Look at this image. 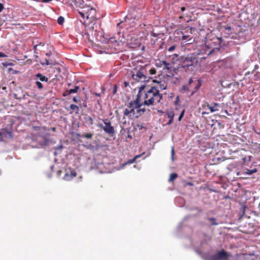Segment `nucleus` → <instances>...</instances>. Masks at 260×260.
<instances>
[{"instance_id": "obj_1", "label": "nucleus", "mask_w": 260, "mask_h": 260, "mask_svg": "<svg viewBox=\"0 0 260 260\" xmlns=\"http://www.w3.org/2000/svg\"><path fill=\"white\" fill-rule=\"evenodd\" d=\"M145 88L144 85H142L139 89V92L137 98L134 102L129 103L128 108H126L124 114H135V109L137 112H145V109L143 107L144 106H150L154 104L159 103L162 99V94L159 93V91L155 86H152L148 89L145 93L143 102L141 103L140 94Z\"/></svg>"}, {"instance_id": "obj_2", "label": "nucleus", "mask_w": 260, "mask_h": 260, "mask_svg": "<svg viewBox=\"0 0 260 260\" xmlns=\"http://www.w3.org/2000/svg\"><path fill=\"white\" fill-rule=\"evenodd\" d=\"M219 50V47H213L212 43L208 42L205 45L201 46L199 49L198 54L201 55L202 58H205L215 52Z\"/></svg>"}, {"instance_id": "obj_3", "label": "nucleus", "mask_w": 260, "mask_h": 260, "mask_svg": "<svg viewBox=\"0 0 260 260\" xmlns=\"http://www.w3.org/2000/svg\"><path fill=\"white\" fill-rule=\"evenodd\" d=\"M198 60L195 55H188L183 60L180 68L185 69L186 71H192L197 66Z\"/></svg>"}, {"instance_id": "obj_4", "label": "nucleus", "mask_w": 260, "mask_h": 260, "mask_svg": "<svg viewBox=\"0 0 260 260\" xmlns=\"http://www.w3.org/2000/svg\"><path fill=\"white\" fill-rule=\"evenodd\" d=\"M201 85V81L196 78H190L188 80V86H183V90H188L191 91V95H193L199 89Z\"/></svg>"}, {"instance_id": "obj_5", "label": "nucleus", "mask_w": 260, "mask_h": 260, "mask_svg": "<svg viewBox=\"0 0 260 260\" xmlns=\"http://www.w3.org/2000/svg\"><path fill=\"white\" fill-rule=\"evenodd\" d=\"M205 110L202 111L201 114H209L210 112L212 113L217 111L222 112L223 106L217 103H214L212 105L209 104H204L203 105Z\"/></svg>"}, {"instance_id": "obj_6", "label": "nucleus", "mask_w": 260, "mask_h": 260, "mask_svg": "<svg viewBox=\"0 0 260 260\" xmlns=\"http://www.w3.org/2000/svg\"><path fill=\"white\" fill-rule=\"evenodd\" d=\"M32 129L36 131V135L41 137H44L48 135L49 128L40 126H33Z\"/></svg>"}, {"instance_id": "obj_7", "label": "nucleus", "mask_w": 260, "mask_h": 260, "mask_svg": "<svg viewBox=\"0 0 260 260\" xmlns=\"http://www.w3.org/2000/svg\"><path fill=\"white\" fill-rule=\"evenodd\" d=\"M229 257L228 253L224 250L217 252L212 256L213 260H226Z\"/></svg>"}, {"instance_id": "obj_8", "label": "nucleus", "mask_w": 260, "mask_h": 260, "mask_svg": "<svg viewBox=\"0 0 260 260\" xmlns=\"http://www.w3.org/2000/svg\"><path fill=\"white\" fill-rule=\"evenodd\" d=\"M132 78L138 82H145L148 81L147 77L141 72L138 71L136 74H133Z\"/></svg>"}, {"instance_id": "obj_9", "label": "nucleus", "mask_w": 260, "mask_h": 260, "mask_svg": "<svg viewBox=\"0 0 260 260\" xmlns=\"http://www.w3.org/2000/svg\"><path fill=\"white\" fill-rule=\"evenodd\" d=\"M0 132V142L3 141V137L6 138H13V131L12 130H8L6 128H4L1 129Z\"/></svg>"}, {"instance_id": "obj_10", "label": "nucleus", "mask_w": 260, "mask_h": 260, "mask_svg": "<svg viewBox=\"0 0 260 260\" xmlns=\"http://www.w3.org/2000/svg\"><path fill=\"white\" fill-rule=\"evenodd\" d=\"M76 175L77 173L75 171L70 168L66 170V174L63 179L66 181H70L76 177Z\"/></svg>"}, {"instance_id": "obj_11", "label": "nucleus", "mask_w": 260, "mask_h": 260, "mask_svg": "<svg viewBox=\"0 0 260 260\" xmlns=\"http://www.w3.org/2000/svg\"><path fill=\"white\" fill-rule=\"evenodd\" d=\"M105 126H103V129L107 134L111 135L114 133V127L111 125L110 122L108 120L106 119L104 120Z\"/></svg>"}, {"instance_id": "obj_12", "label": "nucleus", "mask_w": 260, "mask_h": 260, "mask_svg": "<svg viewBox=\"0 0 260 260\" xmlns=\"http://www.w3.org/2000/svg\"><path fill=\"white\" fill-rule=\"evenodd\" d=\"M108 43L110 45H111L112 47H113L115 49L122 45V42L121 41H117L114 37L109 38L108 41Z\"/></svg>"}, {"instance_id": "obj_13", "label": "nucleus", "mask_w": 260, "mask_h": 260, "mask_svg": "<svg viewBox=\"0 0 260 260\" xmlns=\"http://www.w3.org/2000/svg\"><path fill=\"white\" fill-rule=\"evenodd\" d=\"M85 9H86V10H83V11H79V13L83 18H84L86 17V18L88 19L89 18V11H90V12L91 11H94V9L88 6L85 8Z\"/></svg>"}, {"instance_id": "obj_14", "label": "nucleus", "mask_w": 260, "mask_h": 260, "mask_svg": "<svg viewBox=\"0 0 260 260\" xmlns=\"http://www.w3.org/2000/svg\"><path fill=\"white\" fill-rule=\"evenodd\" d=\"M35 80H39L40 82H48V78L43 75L42 74L39 73L35 75Z\"/></svg>"}, {"instance_id": "obj_15", "label": "nucleus", "mask_w": 260, "mask_h": 260, "mask_svg": "<svg viewBox=\"0 0 260 260\" xmlns=\"http://www.w3.org/2000/svg\"><path fill=\"white\" fill-rule=\"evenodd\" d=\"M160 65L161 66V65H164V70H169L171 69V65L169 63V62H167V61H165V60H162L160 62Z\"/></svg>"}, {"instance_id": "obj_16", "label": "nucleus", "mask_w": 260, "mask_h": 260, "mask_svg": "<svg viewBox=\"0 0 260 260\" xmlns=\"http://www.w3.org/2000/svg\"><path fill=\"white\" fill-rule=\"evenodd\" d=\"M87 107V103L85 100L80 99L79 100V108H86Z\"/></svg>"}, {"instance_id": "obj_17", "label": "nucleus", "mask_w": 260, "mask_h": 260, "mask_svg": "<svg viewBox=\"0 0 260 260\" xmlns=\"http://www.w3.org/2000/svg\"><path fill=\"white\" fill-rule=\"evenodd\" d=\"M70 108L73 110V112H75V114H78V110L79 108V106L74 104H71L70 105Z\"/></svg>"}, {"instance_id": "obj_18", "label": "nucleus", "mask_w": 260, "mask_h": 260, "mask_svg": "<svg viewBox=\"0 0 260 260\" xmlns=\"http://www.w3.org/2000/svg\"><path fill=\"white\" fill-rule=\"evenodd\" d=\"M41 64L42 66H48V65H51L53 66L54 64L53 61L52 60H49L47 59H45L44 62H41Z\"/></svg>"}, {"instance_id": "obj_19", "label": "nucleus", "mask_w": 260, "mask_h": 260, "mask_svg": "<svg viewBox=\"0 0 260 260\" xmlns=\"http://www.w3.org/2000/svg\"><path fill=\"white\" fill-rule=\"evenodd\" d=\"M208 220L211 222V225H217L218 224V223L216 222V219L215 218H208Z\"/></svg>"}, {"instance_id": "obj_20", "label": "nucleus", "mask_w": 260, "mask_h": 260, "mask_svg": "<svg viewBox=\"0 0 260 260\" xmlns=\"http://www.w3.org/2000/svg\"><path fill=\"white\" fill-rule=\"evenodd\" d=\"M159 90L160 89V90H165L167 88V85L165 82L162 83H160L157 87H155ZM159 91V90H158Z\"/></svg>"}, {"instance_id": "obj_21", "label": "nucleus", "mask_w": 260, "mask_h": 260, "mask_svg": "<svg viewBox=\"0 0 260 260\" xmlns=\"http://www.w3.org/2000/svg\"><path fill=\"white\" fill-rule=\"evenodd\" d=\"M178 177V175L176 173H172L170 175V178L169 179V182H173Z\"/></svg>"}, {"instance_id": "obj_22", "label": "nucleus", "mask_w": 260, "mask_h": 260, "mask_svg": "<svg viewBox=\"0 0 260 260\" xmlns=\"http://www.w3.org/2000/svg\"><path fill=\"white\" fill-rule=\"evenodd\" d=\"M79 89V86H75L74 88L70 89L69 90V92L70 94L77 93Z\"/></svg>"}, {"instance_id": "obj_23", "label": "nucleus", "mask_w": 260, "mask_h": 260, "mask_svg": "<svg viewBox=\"0 0 260 260\" xmlns=\"http://www.w3.org/2000/svg\"><path fill=\"white\" fill-rule=\"evenodd\" d=\"M256 172H257V169L255 168L252 169V170L246 169V171H245V173L248 175H251L253 173H255Z\"/></svg>"}, {"instance_id": "obj_24", "label": "nucleus", "mask_w": 260, "mask_h": 260, "mask_svg": "<svg viewBox=\"0 0 260 260\" xmlns=\"http://www.w3.org/2000/svg\"><path fill=\"white\" fill-rule=\"evenodd\" d=\"M35 84H36V86H37V87L38 88V89H41L43 88V85L42 83L39 80H36Z\"/></svg>"}, {"instance_id": "obj_25", "label": "nucleus", "mask_w": 260, "mask_h": 260, "mask_svg": "<svg viewBox=\"0 0 260 260\" xmlns=\"http://www.w3.org/2000/svg\"><path fill=\"white\" fill-rule=\"evenodd\" d=\"M64 18L62 16H59L58 19H57V23L60 24V25H61L63 24V23L64 22Z\"/></svg>"}, {"instance_id": "obj_26", "label": "nucleus", "mask_w": 260, "mask_h": 260, "mask_svg": "<svg viewBox=\"0 0 260 260\" xmlns=\"http://www.w3.org/2000/svg\"><path fill=\"white\" fill-rule=\"evenodd\" d=\"M93 135L91 133H87L82 135V137L86 138L87 139H91Z\"/></svg>"}, {"instance_id": "obj_27", "label": "nucleus", "mask_w": 260, "mask_h": 260, "mask_svg": "<svg viewBox=\"0 0 260 260\" xmlns=\"http://www.w3.org/2000/svg\"><path fill=\"white\" fill-rule=\"evenodd\" d=\"M76 4L79 6L81 7L84 3L83 0H75Z\"/></svg>"}, {"instance_id": "obj_28", "label": "nucleus", "mask_w": 260, "mask_h": 260, "mask_svg": "<svg viewBox=\"0 0 260 260\" xmlns=\"http://www.w3.org/2000/svg\"><path fill=\"white\" fill-rule=\"evenodd\" d=\"M167 115L168 116V118L170 119L169 120V122H168L167 124H170L172 122V121L173 120V117H174V116L175 115H170V114H168Z\"/></svg>"}, {"instance_id": "obj_29", "label": "nucleus", "mask_w": 260, "mask_h": 260, "mask_svg": "<svg viewBox=\"0 0 260 260\" xmlns=\"http://www.w3.org/2000/svg\"><path fill=\"white\" fill-rule=\"evenodd\" d=\"M247 208V207L245 205L243 206V209H242V214L239 217V219H241L243 216H244L245 213V209Z\"/></svg>"}, {"instance_id": "obj_30", "label": "nucleus", "mask_w": 260, "mask_h": 260, "mask_svg": "<svg viewBox=\"0 0 260 260\" xmlns=\"http://www.w3.org/2000/svg\"><path fill=\"white\" fill-rule=\"evenodd\" d=\"M174 155H175V150H174V147H172V149H171V157H172V160H174Z\"/></svg>"}, {"instance_id": "obj_31", "label": "nucleus", "mask_w": 260, "mask_h": 260, "mask_svg": "<svg viewBox=\"0 0 260 260\" xmlns=\"http://www.w3.org/2000/svg\"><path fill=\"white\" fill-rule=\"evenodd\" d=\"M117 91V85L116 84H114L113 85V89L112 93L113 94H116Z\"/></svg>"}, {"instance_id": "obj_32", "label": "nucleus", "mask_w": 260, "mask_h": 260, "mask_svg": "<svg viewBox=\"0 0 260 260\" xmlns=\"http://www.w3.org/2000/svg\"><path fill=\"white\" fill-rule=\"evenodd\" d=\"M149 73L151 75H154L156 74V69L155 68H151L150 70H149Z\"/></svg>"}, {"instance_id": "obj_33", "label": "nucleus", "mask_w": 260, "mask_h": 260, "mask_svg": "<svg viewBox=\"0 0 260 260\" xmlns=\"http://www.w3.org/2000/svg\"><path fill=\"white\" fill-rule=\"evenodd\" d=\"M175 48H176V46L175 45H173L171 47H170L168 49V51L169 52H172L175 49Z\"/></svg>"}, {"instance_id": "obj_34", "label": "nucleus", "mask_w": 260, "mask_h": 260, "mask_svg": "<svg viewBox=\"0 0 260 260\" xmlns=\"http://www.w3.org/2000/svg\"><path fill=\"white\" fill-rule=\"evenodd\" d=\"M80 100V98L79 97H74L73 98V101L75 102H79V100Z\"/></svg>"}, {"instance_id": "obj_35", "label": "nucleus", "mask_w": 260, "mask_h": 260, "mask_svg": "<svg viewBox=\"0 0 260 260\" xmlns=\"http://www.w3.org/2000/svg\"><path fill=\"white\" fill-rule=\"evenodd\" d=\"M159 35V34L155 33L154 31H153L152 33V35L154 37H157Z\"/></svg>"}, {"instance_id": "obj_36", "label": "nucleus", "mask_w": 260, "mask_h": 260, "mask_svg": "<svg viewBox=\"0 0 260 260\" xmlns=\"http://www.w3.org/2000/svg\"><path fill=\"white\" fill-rule=\"evenodd\" d=\"M7 55L3 52H0V57H6Z\"/></svg>"}, {"instance_id": "obj_37", "label": "nucleus", "mask_w": 260, "mask_h": 260, "mask_svg": "<svg viewBox=\"0 0 260 260\" xmlns=\"http://www.w3.org/2000/svg\"><path fill=\"white\" fill-rule=\"evenodd\" d=\"M188 37V36H183L182 38V41H186V40H187Z\"/></svg>"}, {"instance_id": "obj_38", "label": "nucleus", "mask_w": 260, "mask_h": 260, "mask_svg": "<svg viewBox=\"0 0 260 260\" xmlns=\"http://www.w3.org/2000/svg\"><path fill=\"white\" fill-rule=\"evenodd\" d=\"M179 101V96H177L176 99V101H175V105H178Z\"/></svg>"}, {"instance_id": "obj_39", "label": "nucleus", "mask_w": 260, "mask_h": 260, "mask_svg": "<svg viewBox=\"0 0 260 260\" xmlns=\"http://www.w3.org/2000/svg\"><path fill=\"white\" fill-rule=\"evenodd\" d=\"M52 0H42L41 2L43 3H48Z\"/></svg>"}, {"instance_id": "obj_40", "label": "nucleus", "mask_w": 260, "mask_h": 260, "mask_svg": "<svg viewBox=\"0 0 260 260\" xmlns=\"http://www.w3.org/2000/svg\"><path fill=\"white\" fill-rule=\"evenodd\" d=\"M124 87H127V86H129V83L128 82H127V81H125L124 82Z\"/></svg>"}, {"instance_id": "obj_41", "label": "nucleus", "mask_w": 260, "mask_h": 260, "mask_svg": "<svg viewBox=\"0 0 260 260\" xmlns=\"http://www.w3.org/2000/svg\"><path fill=\"white\" fill-rule=\"evenodd\" d=\"M4 9V6L2 3H0V13L3 11Z\"/></svg>"}, {"instance_id": "obj_42", "label": "nucleus", "mask_w": 260, "mask_h": 260, "mask_svg": "<svg viewBox=\"0 0 260 260\" xmlns=\"http://www.w3.org/2000/svg\"><path fill=\"white\" fill-rule=\"evenodd\" d=\"M139 156H140V155H137V156H135V157L133 158V160H132L131 161V163L134 162L135 161V160L136 159V158H138V157H139Z\"/></svg>"}, {"instance_id": "obj_43", "label": "nucleus", "mask_w": 260, "mask_h": 260, "mask_svg": "<svg viewBox=\"0 0 260 260\" xmlns=\"http://www.w3.org/2000/svg\"><path fill=\"white\" fill-rule=\"evenodd\" d=\"M231 27H230V26L226 27L225 28V31H228V32H229V31L231 30Z\"/></svg>"}, {"instance_id": "obj_44", "label": "nucleus", "mask_w": 260, "mask_h": 260, "mask_svg": "<svg viewBox=\"0 0 260 260\" xmlns=\"http://www.w3.org/2000/svg\"><path fill=\"white\" fill-rule=\"evenodd\" d=\"M183 116H184V115H179V117L178 118V121H180L182 119Z\"/></svg>"}, {"instance_id": "obj_45", "label": "nucleus", "mask_w": 260, "mask_h": 260, "mask_svg": "<svg viewBox=\"0 0 260 260\" xmlns=\"http://www.w3.org/2000/svg\"><path fill=\"white\" fill-rule=\"evenodd\" d=\"M187 185H189V186H192L193 185V183H191V182H188L186 183Z\"/></svg>"}, {"instance_id": "obj_46", "label": "nucleus", "mask_w": 260, "mask_h": 260, "mask_svg": "<svg viewBox=\"0 0 260 260\" xmlns=\"http://www.w3.org/2000/svg\"><path fill=\"white\" fill-rule=\"evenodd\" d=\"M50 129H51L52 131H54H54H56V128H55V127H52V128H51L50 129H49V131H50Z\"/></svg>"}, {"instance_id": "obj_47", "label": "nucleus", "mask_w": 260, "mask_h": 260, "mask_svg": "<svg viewBox=\"0 0 260 260\" xmlns=\"http://www.w3.org/2000/svg\"><path fill=\"white\" fill-rule=\"evenodd\" d=\"M61 172H61V171H60V170L58 171H57V174H58V175H60V174L61 173Z\"/></svg>"}, {"instance_id": "obj_48", "label": "nucleus", "mask_w": 260, "mask_h": 260, "mask_svg": "<svg viewBox=\"0 0 260 260\" xmlns=\"http://www.w3.org/2000/svg\"><path fill=\"white\" fill-rule=\"evenodd\" d=\"M132 17H130V16L129 15H127L126 16V19H129V18H132Z\"/></svg>"}, {"instance_id": "obj_49", "label": "nucleus", "mask_w": 260, "mask_h": 260, "mask_svg": "<svg viewBox=\"0 0 260 260\" xmlns=\"http://www.w3.org/2000/svg\"><path fill=\"white\" fill-rule=\"evenodd\" d=\"M185 7H182V8H181V11H182V12H183V11H185Z\"/></svg>"}, {"instance_id": "obj_50", "label": "nucleus", "mask_w": 260, "mask_h": 260, "mask_svg": "<svg viewBox=\"0 0 260 260\" xmlns=\"http://www.w3.org/2000/svg\"><path fill=\"white\" fill-rule=\"evenodd\" d=\"M95 94L98 96H101V93H95Z\"/></svg>"}, {"instance_id": "obj_51", "label": "nucleus", "mask_w": 260, "mask_h": 260, "mask_svg": "<svg viewBox=\"0 0 260 260\" xmlns=\"http://www.w3.org/2000/svg\"><path fill=\"white\" fill-rule=\"evenodd\" d=\"M46 55H47L48 56H50L51 55V53H47L46 54Z\"/></svg>"}, {"instance_id": "obj_52", "label": "nucleus", "mask_w": 260, "mask_h": 260, "mask_svg": "<svg viewBox=\"0 0 260 260\" xmlns=\"http://www.w3.org/2000/svg\"><path fill=\"white\" fill-rule=\"evenodd\" d=\"M184 112H185V110L183 109L181 112V114H184Z\"/></svg>"}, {"instance_id": "obj_53", "label": "nucleus", "mask_w": 260, "mask_h": 260, "mask_svg": "<svg viewBox=\"0 0 260 260\" xmlns=\"http://www.w3.org/2000/svg\"><path fill=\"white\" fill-rule=\"evenodd\" d=\"M174 56H175V57H178V55H177V54H175L174 55Z\"/></svg>"}, {"instance_id": "obj_54", "label": "nucleus", "mask_w": 260, "mask_h": 260, "mask_svg": "<svg viewBox=\"0 0 260 260\" xmlns=\"http://www.w3.org/2000/svg\"><path fill=\"white\" fill-rule=\"evenodd\" d=\"M224 112H225L226 114H228V111H227L226 110H224Z\"/></svg>"}, {"instance_id": "obj_55", "label": "nucleus", "mask_w": 260, "mask_h": 260, "mask_svg": "<svg viewBox=\"0 0 260 260\" xmlns=\"http://www.w3.org/2000/svg\"><path fill=\"white\" fill-rule=\"evenodd\" d=\"M131 47H132V48H135V47H136L135 46H131Z\"/></svg>"}, {"instance_id": "obj_56", "label": "nucleus", "mask_w": 260, "mask_h": 260, "mask_svg": "<svg viewBox=\"0 0 260 260\" xmlns=\"http://www.w3.org/2000/svg\"><path fill=\"white\" fill-rule=\"evenodd\" d=\"M12 63H10V64H9V65H12Z\"/></svg>"}, {"instance_id": "obj_57", "label": "nucleus", "mask_w": 260, "mask_h": 260, "mask_svg": "<svg viewBox=\"0 0 260 260\" xmlns=\"http://www.w3.org/2000/svg\"><path fill=\"white\" fill-rule=\"evenodd\" d=\"M89 118H90V120H92L91 118L89 117Z\"/></svg>"}, {"instance_id": "obj_58", "label": "nucleus", "mask_w": 260, "mask_h": 260, "mask_svg": "<svg viewBox=\"0 0 260 260\" xmlns=\"http://www.w3.org/2000/svg\"><path fill=\"white\" fill-rule=\"evenodd\" d=\"M259 114H260V111L259 112Z\"/></svg>"}]
</instances>
